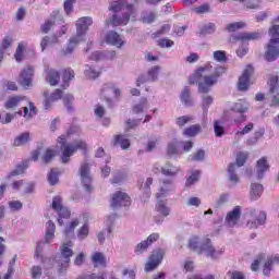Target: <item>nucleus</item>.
I'll return each mask as SVG.
<instances>
[{
    "label": "nucleus",
    "instance_id": "49530a36",
    "mask_svg": "<svg viewBox=\"0 0 279 279\" xmlns=\"http://www.w3.org/2000/svg\"><path fill=\"white\" fill-rule=\"evenodd\" d=\"M181 101L184 106H193V99H191V89L185 87L181 93Z\"/></svg>",
    "mask_w": 279,
    "mask_h": 279
},
{
    "label": "nucleus",
    "instance_id": "c9c22d12",
    "mask_svg": "<svg viewBox=\"0 0 279 279\" xmlns=\"http://www.w3.org/2000/svg\"><path fill=\"white\" fill-rule=\"evenodd\" d=\"M60 14L59 11H54L52 13V20H47L45 22V24L41 26V32H44V34H48L51 28L53 27V25H56V17Z\"/></svg>",
    "mask_w": 279,
    "mask_h": 279
},
{
    "label": "nucleus",
    "instance_id": "a18cd8bd",
    "mask_svg": "<svg viewBox=\"0 0 279 279\" xmlns=\"http://www.w3.org/2000/svg\"><path fill=\"white\" fill-rule=\"evenodd\" d=\"M11 46H12V37L10 36L4 37L0 45V62L3 56L5 54V50L10 49Z\"/></svg>",
    "mask_w": 279,
    "mask_h": 279
},
{
    "label": "nucleus",
    "instance_id": "f03ea898",
    "mask_svg": "<svg viewBox=\"0 0 279 279\" xmlns=\"http://www.w3.org/2000/svg\"><path fill=\"white\" fill-rule=\"evenodd\" d=\"M110 10L111 12H114V14L106 21V24L112 25V27L126 25L130 23V16H134V14H136L134 5L128 4L126 0H112L110 3Z\"/></svg>",
    "mask_w": 279,
    "mask_h": 279
},
{
    "label": "nucleus",
    "instance_id": "7ed1b4c3",
    "mask_svg": "<svg viewBox=\"0 0 279 279\" xmlns=\"http://www.w3.org/2000/svg\"><path fill=\"white\" fill-rule=\"evenodd\" d=\"M187 247H190V250L193 252H196V254H203L207 258H211V260L221 258V256H223V252H226L223 247H215L210 239H199L197 235L190 239Z\"/></svg>",
    "mask_w": 279,
    "mask_h": 279
},
{
    "label": "nucleus",
    "instance_id": "ea45409f",
    "mask_svg": "<svg viewBox=\"0 0 279 279\" xmlns=\"http://www.w3.org/2000/svg\"><path fill=\"white\" fill-rule=\"evenodd\" d=\"M73 77H75V72H73V70L71 69L64 70L62 75V81H63L62 88H69V82H71Z\"/></svg>",
    "mask_w": 279,
    "mask_h": 279
},
{
    "label": "nucleus",
    "instance_id": "052dcab7",
    "mask_svg": "<svg viewBox=\"0 0 279 279\" xmlns=\"http://www.w3.org/2000/svg\"><path fill=\"white\" fill-rule=\"evenodd\" d=\"M245 27V22H234L227 25L228 32H238V29H243Z\"/></svg>",
    "mask_w": 279,
    "mask_h": 279
},
{
    "label": "nucleus",
    "instance_id": "72a5a7b5",
    "mask_svg": "<svg viewBox=\"0 0 279 279\" xmlns=\"http://www.w3.org/2000/svg\"><path fill=\"white\" fill-rule=\"evenodd\" d=\"M25 169H27V161L17 165L16 168L5 177V180H12V178H16V175H22V173H25Z\"/></svg>",
    "mask_w": 279,
    "mask_h": 279
},
{
    "label": "nucleus",
    "instance_id": "8fccbe9b",
    "mask_svg": "<svg viewBox=\"0 0 279 279\" xmlns=\"http://www.w3.org/2000/svg\"><path fill=\"white\" fill-rule=\"evenodd\" d=\"M24 119H32V117H36V106L33 102H28V107H24Z\"/></svg>",
    "mask_w": 279,
    "mask_h": 279
},
{
    "label": "nucleus",
    "instance_id": "423d86ee",
    "mask_svg": "<svg viewBox=\"0 0 279 279\" xmlns=\"http://www.w3.org/2000/svg\"><path fill=\"white\" fill-rule=\"evenodd\" d=\"M270 40L266 47V60L268 62H274L277 58H279V25H274L269 29Z\"/></svg>",
    "mask_w": 279,
    "mask_h": 279
},
{
    "label": "nucleus",
    "instance_id": "1a4fd4ad",
    "mask_svg": "<svg viewBox=\"0 0 279 279\" xmlns=\"http://www.w3.org/2000/svg\"><path fill=\"white\" fill-rule=\"evenodd\" d=\"M61 256L57 259L59 274H64L69 269L71 257L73 256V241L63 242L60 246Z\"/></svg>",
    "mask_w": 279,
    "mask_h": 279
},
{
    "label": "nucleus",
    "instance_id": "e433bc0d",
    "mask_svg": "<svg viewBox=\"0 0 279 279\" xmlns=\"http://www.w3.org/2000/svg\"><path fill=\"white\" fill-rule=\"evenodd\" d=\"M56 234V225L53 223V221L49 220L46 223V241L47 243H51V240L53 239Z\"/></svg>",
    "mask_w": 279,
    "mask_h": 279
},
{
    "label": "nucleus",
    "instance_id": "6e6d98bb",
    "mask_svg": "<svg viewBox=\"0 0 279 279\" xmlns=\"http://www.w3.org/2000/svg\"><path fill=\"white\" fill-rule=\"evenodd\" d=\"M147 247H149V242L142 241L135 246V254H137V256H141V254L147 252Z\"/></svg>",
    "mask_w": 279,
    "mask_h": 279
},
{
    "label": "nucleus",
    "instance_id": "7c9ffc66",
    "mask_svg": "<svg viewBox=\"0 0 279 279\" xmlns=\"http://www.w3.org/2000/svg\"><path fill=\"white\" fill-rule=\"evenodd\" d=\"M92 263L94 267H106V255L101 252H95L92 255Z\"/></svg>",
    "mask_w": 279,
    "mask_h": 279
},
{
    "label": "nucleus",
    "instance_id": "393cba45",
    "mask_svg": "<svg viewBox=\"0 0 279 279\" xmlns=\"http://www.w3.org/2000/svg\"><path fill=\"white\" fill-rule=\"evenodd\" d=\"M278 263H279V253H276L270 257H268L263 268L264 276H269V274H271V269L274 265H278Z\"/></svg>",
    "mask_w": 279,
    "mask_h": 279
},
{
    "label": "nucleus",
    "instance_id": "c85d7f7f",
    "mask_svg": "<svg viewBox=\"0 0 279 279\" xmlns=\"http://www.w3.org/2000/svg\"><path fill=\"white\" fill-rule=\"evenodd\" d=\"M161 173H162V175H166L168 178H173L174 175H178V173H180V168H178L171 163H166L161 168Z\"/></svg>",
    "mask_w": 279,
    "mask_h": 279
},
{
    "label": "nucleus",
    "instance_id": "ddd939ff",
    "mask_svg": "<svg viewBox=\"0 0 279 279\" xmlns=\"http://www.w3.org/2000/svg\"><path fill=\"white\" fill-rule=\"evenodd\" d=\"M130 204H132V199L128 193L118 191L112 194L111 208H121L122 206H130Z\"/></svg>",
    "mask_w": 279,
    "mask_h": 279
},
{
    "label": "nucleus",
    "instance_id": "9b49d317",
    "mask_svg": "<svg viewBox=\"0 0 279 279\" xmlns=\"http://www.w3.org/2000/svg\"><path fill=\"white\" fill-rule=\"evenodd\" d=\"M52 210L58 215L59 226H64V221L62 219H69V217H71V211L62 205V197L60 196H54L52 198Z\"/></svg>",
    "mask_w": 279,
    "mask_h": 279
},
{
    "label": "nucleus",
    "instance_id": "a878e982",
    "mask_svg": "<svg viewBox=\"0 0 279 279\" xmlns=\"http://www.w3.org/2000/svg\"><path fill=\"white\" fill-rule=\"evenodd\" d=\"M46 73V82L50 84V86L58 85V82H60V73L53 69H45Z\"/></svg>",
    "mask_w": 279,
    "mask_h": 279
},
{
    "label": "nucleus",
    "instance_id": "39448f33",
    "mask_svg": "<svg viewBox=\"0 0 279 279\" xmlns=\"http://www.w3.org/2000/svg\"><path fill=\"white\" fill-rule=\"evenodd\" d=\"M59 145H61V160L63 163L69 162L71 160V156L77 151V149H86V143L82 140H76L71 144L66 143V135H61L58 138Z\"/></svg>",
    "mask_w": 279,
    "mask_h": 279
},
{
    "label": "nucleus",
    "instance_id": "473e14b6",
    "mask_svg": "<svg viewBox=\"0 0 279 279\" xmlns=\"http://www.w3.org/2000/svg\"><path fill=\"white\" fill-rule=\"evenodd\" d=\"M29 132H24L17 135L13 142L14 147H22V145H27L29 143Z\"/></svg>",
    "mask_w": 279,
    "mask_h": 279
},
{
    "label": "nucleus",
    "instance_id": "0eeeda50",
    "mask_svg": "<svg viewBox=\"0 0 279 279\" xmlns=\"http://www.w3.org/2000/svg\"><path fill=\"white\" fill-rule=\"evenodd\" d=\"M243 217L246 221V227L250 230L258 228V226L265 225L267 220V214L265 211H257L254 207H248L244 210Z\"/></svg>",
    "mask_w": 279,
    "mask_h": 279
},
{
    "label": "nucleus",
    "instance_id": "aec40b11",
    "mask_svg": "<svg viewBox=\"0 0 279 279\" xmlns=\"http://www.w3.org/2000/svg\"><path fill=\"white\" fill-rule=\"evenodd\" d=\"M248 108L250 106L244 101H240L233 105V107L231 108V111L240 114V118L234 119L235 123H244V121H247V117H245V114L243 113L247 112Z\"/></svg>",
    "mask_w": 279,
    "mask_h": 279
},
{
    "label": "nucleus",
    "instance_id": "f8f14e48",
    "mask_svg": "<svg viewBox=\"0 0 279 279\" xmlns=\"http://www.w3.org/2000/svg\"><path fill=\"white\" fill-rule=\"evenodd\" d=\"M80 173L85 191H87V193H93V177L90 175V166H88V163H83L81 166Z\"/></svg>",
    "mask_w": 279,
    "mask_h": 279
},
{
    "label": "nucleus",
    "instance_id": "58836bf2",
    "mask_svg": "<svg viewBox=\"0 0 279 279\" xmlns=\"http://www.w3.org/2000/svg\"><path fill=\"white\" fill-rule=\"evenodd\" d=\"M199 132H202V125L193 124L190 128H186L183 131V134H184V136L193 137V136H197V134H199Z\"/></svg>",
    "mask_w": 279,
    "mask_h": 279
},
{
    "label": "nucleus",
    "instance_id": "f3484780",
    "mask_svg": "<svg viewBox=\"0 0 279 279\" xmlns=\"http://www.w3.org/2000/svg\"><path fill=\"white\" fill-rule=\"evenodd\" d=\"M162 258H165V251L160 248L155 251L145 266V271H154L162 263Z\"/></svg>",
    "mask_w": 279,
    "mask_h": 279
},
{
    "label": "nucleus",
    "instance_id": "dca6fc26",
    "mask_svg": "<svg viewBox=\"0 0 279 279\" xmlns=\"http://www.w3.org/2000/svg\"><path fill=\"white\" fill-rule=\"evenodd\" d=\"M34 78V68L32 65H27L24 68L19 76V83L23 88L32 87V80Z\"/></svg>",
    "mask_w": 279,
    "mask_h": 279
},
{
    "label": "nucleus",
    "instance_id": "603ef678",
    "mask_svg": "<svg viewBox=\"0 0 279 279\" xmlns=\"http://www.w3.org/2000/svg\"><path fill=\"white\" fill-rule=\"evenodd\" d=\"M116 145H120L121 149H128L130 147V140L124 135L116 136Z\"/></svg>",
    "mask_w": 279,
    "mask_h": 279
},
{
    "label": "nucleus",
    "instance_id": "3c124183",
    "mask_svg": "<svg viewBox=\"0 0 279 279\" xmlns=\"http://www.w3.org/2000/svg\"><path fill=\"white\" fill-rule=\"evenodd\" d=\"M236 171V165L235 163H230L228 167V173H229V180L236 184L239 182V177L235 173Z\"/></svg>",
    "mask_w": 279,
    "mask_h": 279
},
{
    "label": "nucleus",
    "instance_id": "69168bd1",
    "mask_svg": "<svg viewBox=\"0 0 279 279\" xmlns=\"http://www.w3.org/2000/svg\"><path fill=\"white\" fill-rule=\"evenodd\" d=\"M142 21H143V23H151L153 21H156V13H154V12H144L142 14Z\"/></svg>",
    "mask_w": 279,
    "mask_h": 279
},
{
    "label": "nucleus",
    "instance_id": "37998d69",
    "mask_svg": "<svg viewBox=\"0 0 279 279\" xmlns=\"http://www.w3.org/2000/svg\"><path fill=\"white\" fill-rule=\"evenodd\" d=\"M263 195V186L258 183L251 184V197L252 199H258Z\"/></svg>",
    "mask_w": 279,
    "mask_h": 279
},
{
    "label": "nucleus",
    "instance_id": "de8ad7c7",
    "mask_svg": "<svg viewBox=\"0 0 279 279\" xmlns=\"http://www.w3.org/2000/svg\"><path fill=\"white\" fill-rule=\"evenodd\" d=\"M117 219H119V216H117V214H111L105 218L108 234L112 232V226H114Z\"/></svg>",
    "mask_w": 279,
    "mask_h": 279
},
{
    "label": "nucleus",
    "instance_id": "680f3d73",
    "mask_svg": "<svg viewBox=\"0 0 279 279\" xmlns=\"http://www.w3.org/2000/svg\"><path fill=\"white\" fill-rule=\"evenodd\" d=\"M193 116L179 117L177 119V125H179V128H184V125H186V123H190V121H193Z\"/></svg>",
    "mask_w": 279,
    "mask_h": 279
},
{
    "label": "nucleus",
    "instance_id": "bf43d9fd",
    "mask_svg": "<svg viewBox=\"0 0 279 279\" xmlns=\"http://www.w3.org/2000/svg\"><path fill=\"white\" fill-rule=\"evenodd\" d=\"M58 175H60V172L58 169H52L48 174V182L51 184V186H54V184L58 182Z\"/></svg>",
    "mask_w": 279,
    "mask_h": 279
},
{
    "label": "nucleus",
    "instance_id": "09e8293b",
    "mask_svg": "<svg viewBox=\"0 0 279 279\" xmlns=\"http://www.w3.org/2000/svg\"><path fill=\"white\" fill-rule=\"evenodd\" d=\"M202 108H203V112L206 114V112H208V109L210 108V106H213V101L214 98L213 96L209 95H204L202 97Z\"/></svg>",
    "mask_w": 279,
    "mask_h": 279
},
{
    "label": "nucleus",
    "instance_id": "bb28decb",
    "mask_svg": "<svg viewBox=\"0 0 279 279\" xmlns=\"http://www.w3.org/2000/svg\"><path fill=\"white\" fill-rule=\"evenodd\" d=\"M257 171V178H263L267 171H269V162L267 161V158L263 157L257 161L256 166Z\"/></svg>",
    "mask_w": 279,
    "mask_h": 279
},
{
    "label": "nucleus",
    "instance_id": "6e6552de",
    "mask_svg": "<svg viewBox=\"0 0 279 279\" xmlns=\"http://www.w3.org/2000/svg\"><path fill=\"white\" fill-rule=\"evenodd\" d=\"M44 108L46 110H49L51 108V104L58 101V99H62L68 110H71V104H73V99H75L71 94L62 95V90L60 89H56L50 96L49 92H44Z\"/></svg>",
    "mask_w": 279,
    "mask_h": 279
},
{
    "label": "nucleus",
    "instance_id": "2eb2a0df",
    "mask_svg": "<svg viewBox=\"0 0 279 279\" xmlns=\"http://www.w3.org/2000/svg\"><path fill=\"white\" fill-rule=\"evenodd\" d=\"M160 73V66L155 65L148 70L147 74H142L138 76L136 81V86H141L142 84H147V82H157L158 75Z\"/></svg>",
    "mask_w": 279,
    "mask_h": 279
},
{
    "label": "nucleus",
    "instance_id": "13d9d810",
    "mask_svg": "<svg viewBox=\"0 0 279 279\" xmlns=\"http://www.w3.org/2000/svg\"><path fill=\"white\" fill-rule=\"evenodd\" d=\"M215 32V24L208 23L201 27V34L203 36H208V34H214Z\"/></svg>",
    "mask_w": 279,
    "mask_h": 279
},
{
    "label": "nucleus",
    "instance_id": "a211bd4d",
    "mask_svg": "<svg viewBox=\"0 0 279 279\" xmlns=\"http://www.w3.org/2000/svg\"><path fill=\"white\" fill-rule=\"evenodd\" d=\"M105 40L107 45L117 47V49H121V47L125 45V39L123 38V36L119 35V33L114 31L108 32L105 36Z\"/></svg>",
    "mask_w": 279,
    "mask_h": 279
},
{
    "label": "nucleus",
    "instance_id": "4468645a",
    "mask_svg": "<svg viewBox=\"0 0 279 279\" xmlns=\"http://www.w3.org/2000/svg\"><path fill=\"white\" fill-rule=\"evenodd\" d=\"M241 206H235L231 211H229L225 218V225L227 228H236L239 221L241 220Z\"/></svg>",
    "mask_w": 279,
    "mask_h": 279
},
{
    "label": "nucleus",
    "instance_id": "2f4dec72",
    "mask_svg": "<svg viewBox=\"0 0 279 279\" xmlns=\"http://www.w3.org/2000/svg\"><path fill=\"white\" fill-rule=\"evenodd\" d=\"M84 74L88 80H97L101 75V71L93 65H86Z\"/></svg>",
    "mask_w": 279,
    "mask_h": 279
},
{
    "label": "nucleus",
    "instance_id": "4c0bfd02",
    "mask_svg": "<svg viewBox=\"0 0 279 279\" xmlns=\"http://www.w3.org/2000/svg\"><path fill=\"white\" fill-rule=\"evenodd\" d=\"M77 226H80V220H77V219H74L69 225H66V227L64 229V236H65V239H69L71 236H73V234L75 232V228Z\"/></svg>",
    "mask_w": 279,
    "mask_h": 279
},
{
    "label": "nucleus",
    "instance_id": "774afa93",
    "mask_svg": "<svg viewBox=\"0 0 279 279\" xmlns=\"http://www.w3.org/2000/svg\"><path fill=\"white\" fill-rule=\"evenodd\" d=\"M205 156H206V153L204 150H198L194 155L190 156V160H195V161L199 162V161L204 160Z\"/></svg>",
    "mask_w": 279,
    "mask_h": 279
},
{
    "label": "nucleus",
    "instance_id": "5701e85b",
    "mask_svg": "<svg viewBox=\"0 0 279 279\" xmlns=\"http://www.w3.org/2000/svg\"><path fill=\"white\" fill-rule=\"evenodd\" d=\"M175 191V186L173 185V181H162L159 192L157 193V199H166L169 193H173Z\"/></svg>",
    "mask_w": 279,
    "mask_h": 279
},
{
    "label": "nucleus",
    "instance_id": "864d4df0",
    "mask_svg": "<svg viewBox=\"0 0 279 279\" xmlns=\"http://www.w3.org/2000/svg\"><path fill=\"white\" fill-rule=\"evenodd\" d=\"M202 174V172L199 170H195L192 172V174L187 178L186 180V186H193V184H195V182H197V180H199V175Z\"/></svg>",
    "mask_w": 279,
    "mask_h": 279
},
{
    "label": "nucleus",
    "instance_id": "4d7b16f0",
    "mask_svg": "<svg viewBox=\"0 0 279 279\" xmlns=\"http://www.w3.org/2000/svg\"><path fill=\"white\" fill-rule=\"evenodd\" d=\"M25 187V181L24 180H17V181H14L12 184H11V189L15 192V193H23V190Z\"/></svg>",
    "mask_w": 279,
    "mask_h": 279
},
{
    "label": "nucleus",
    "instance_id": "c03bdc74",
    "mask_svg": "<svg viewBox=\"0 0 279 279\" xmlns=\"http://www.w3.org/2000/svg\"><path fill=\"white\" fill-rule=\"evenodd\" d=\"M90 232V228L88 227V223H84L76 233V236L78 241H85V239H88V233Z\"/></svg>",
    "mask_w": 279,
    "mask_h": 279
},
{
    "label": "nucleus",
    "instance_id": "20e7f679",
    "mask_svg": "<svg viewBox=\"0 0 279 279\" xmlns=\"http://www.w3.org/2000/svg\"><path fill=\"white\" fill-rule=\"evenodd\" d=\"M90 25H93V19L88 16L81 17L76 22V35L70 39L66 48L63 50L64 56H69L72 51H75V47L86 40V33Z\"/></svg>",
    "mask_w": 279,
    "mask_h": 279
},
{
    "label": "nucleus",
    "instance_id": "5fc2aeb1",
    "mask_svg": "<svg viewBox=\"0 0 279 279\" xmlns=\"http://www.w3.org/2000/svg\"><path fill=\"white\" fill-rule=\"evenodd\" d=\"M25 47H26V45L24 43L19 44L17 49L14 54L16 62L23 61V56H24L23 53L25 51Z\"/></svg>",
    "mask_w": 279,
    "mask_h": 279
},
{
    "label": "nucleus",
    "instance_id": "cd10ccee",
    "mask_svg": "<svg viewBox=\"0 0 279 279\" xmlns=\"http://www.w3.org/2000/svg\"><path fill=\"white\" fill-rule=\"evenodd\" d=\"M156 210L162 217H169V215L171 213V209L167 206V199L166 198L157 199Z\"/></svg>",
    "mask_w": 279,
    "mask_h": 279
},
{
    "label": "nucleus",
    "instance_id": "4be33fe9",
    "mask_svg": "<svg viewBox=\"0 0 279 279\" xmlns=\"http://www.w3.org/2000/svg\"><path fill=\"white\" fill-rule=\"evenodd\" d=\"M69 29V26H62L59 34L54 35L52 38H49V36H46L41 39L40 47L41 51H45L49 45H54V43H58V39L60 36H64Z\"/></svg>",
    "mask_w": 279,
    "mask_h": 279
},
{
    "label": "nucleus",
    "instance_id": "412c9836",
    "mask_svg": "<svg viewBox=\"0 0 279 279\" xmlns=\"http://www.w3.org/2000/svg\"><path fill=\"white\" fill-rule=\"evenodd\" d=\"M117 58V51L109 50V51H95L89 56V60L93 62H99L101 60H114Z\"/></svg>",
    "mask_w": 279,
    "mask_h": 279
},
{
    "label": "nucleus",
    "instance_id": "9d476101",
    "mask_svg": "<svg viewBox=\"0 0 279 279\" xmlns=\"http://www.w3.org/2000/svg\"><path fill=\"white\" fill-rule=\"evenodd\" d=\"M101 95L108 106L112 107L114 106V101H119L121 98V88L114 83H108L104 85Z\"/></svg>",
    "mask_w": 279,
    "mask_h": 279
},
{
    "label": "nucleus",
    "instance_id": "a19ab883",
    "mask_svg": "<svg viewBox=\"0 0 279 279\" xmlns=\"http://www.w3.org/2000/svg\"><path fill=\"white\" fill-rule=\"evenodd\" d=\"M214 131L216 136L221 137L226 134V126L223 120H216L214 122Z\"/></svg>",
    "mask_w": 279,
    "mask_h": 279
},
{
    "label": "nucleus",
    "instance_id": "b1692460",
    "mask_svg": "<svg viewBox=\"0 0 279 279\" xmlns=\"http://www.w3.org/2000/svg\"><path fill=\"white\" fill-rule=\"evenodd\" d=\"M23 101H27L25 96H10L4 102V108H7V110H13V108L21 106Z\"/></svg>",
    "mask_w": 279,
    "mask_h": 279
},
{
    "label": "nucleus",
    "instance_id": "6ab92c4d",
    "mask_svg": "<svg viewBox=\"0 0 279 279\" xmlns=\"http://www.w3.org/2000/svg\"><path fill=\"white\" fill-rule=\"evenodd\" d=\"M254 73V68L252 65H247L238 82L239 90H247L250 88V77H252Z\"/></svg>",
    "mask_w": 279,
    "mask_h": 279
},
{
    "label": "nucleus",
    "instance_id": "f257e3e1",
    "mask_svg": "<svg viewBox=\"0 0 279 279\" xmlns=\"http://www.w3.org/2000/svg\"><path fill=\"white\" fill-rule=\"evenodd\" d=\"M210 71H213V65L210 63H206L205 66L199 68L194 75L191 76V84H198V92L206 94L210 92V88L215 86L218 77L223 75L226 69L223 66H219L216 69L215 73L209 75Z\"/></svg>",
    "mask_w": 279,
    "mask_h": 279
},
{
    "label": "nucleus",
    "instance_id": "0e129e2a",
    "mask_svg": "<svg viewBox=\"0 0 279 279\" xmlns=\"http://www.w3.org/2000/svg\"><path fill=\"white\" fill-rule=\"evenodd\" d=\"M8 204L12 213H16L23 208V203H21V201H10Z\"/></svg>",
    "mask_w": 279,
    "mask_h": 279
},
{
    "label": "nucleus",
    "instance_id": "e2e57ef3",
    "mask_svg": "<svg viewBox=\"0 0 279 279\" xmlns=\"http://www.w3.org/2000/svg\"><path fill=\"white\" fill-rule=\"evenodd\" d=\"M193 12H195V14H206L210 12V4L205 3L199 7H196L193 9Z\"/></svg>",
    "mask_w": 279,
    "mask_h": 279
},
{
    "label": "nucleus",
    "instance_id": "c756f323",
    "mask_svg": "<svg viewBox=\"0 0 279 279\" xmlns=\"http://www.w3.org/2000/svg\"><path fill=\"white\" fill-rule=\"evenodd\" d=\"M236 40H241L242 43H247V40H258L260 38V33H240L236 35Z\"/></svg>",
    "mask_w": 279,
    "mask_h": 279
},
{
    "label": "nucleus",
    "instance_id": "f704fd0d",
    "mask_svg": "<svg viewBox=\"0 0 279 279\" xmlns=\"http://www.w3.org/2000/svg\"><path fill=\"white\" fill-rule=\"evenodd\" d=\"M149 109V101L147 98H142L140 100V104L135 105L133 107V112L134 114H141V112H145V110Z\"/></svg>",
    "mask_w": 279,
    "mask_h": 279
},
{
    "label": "nucleus",
    "instance_id": "338daca9",
    "mask_svg": "<svg viewBox=\"0 0 279 279\" xmlns=\"http://www.w3.org/2000/svg\"><path fill=\"white\" fill-rule=\"evenodd\" d=\"M214 60H216V62H226V60H228V58L226 57V51H223V50L215 51Z\"/></svg>",
    "mask_w": 279,
    "mask_h": 279
},
{
    "label": "nucleus",
    "instance_id": "79ce46f5",
    "mask_svg": "<svg viewBox=\"0 0 279 279\" xmlns=\"http://www.w3.org/2000/svg\"><path fill=\"white\" fill-rule=\"evenodd\" d=\"M180 145H182V142H178V140L172 141L168 144V155L169 156H178L180 154Z\"/></svg>",
    "mask_w": 279,
    "mask_h": 279
}]
</instances>
